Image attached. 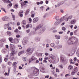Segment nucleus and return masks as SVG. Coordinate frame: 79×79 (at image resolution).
Wrapping results in <instances>:
<instances>
[{"label": "nucleus", "mask_w": 79, "mask_h": 79, "mask_svg": "<svg viewBox=\"0 0 79 79\" xmlns=\"http://www.w3.org/2000/svg\"><path fill=\"white\" fill-rule=\"evenodd\" d=\"M1 9L2 10V11H4V12H5V9L3 8H1Z\"/></svg>", "instance_id": "obj_52"}, {"label": "nucleus", "mask_w": 79, "mask_h": 79, "mask_svg": "<svg viewBox=\"0 0 79 79\" xmlns=\"http://www.w3.org/2000/svg\"><path fill=\"white\" fill-rule=\"evenodd\" d=\"M2 1L5 3H6L8 2V0H2Z\"/></svg>", "instance_id": "obj_38"}, {"label": "nucleus", "mask_w": 79, "mask_h": 79, "mask_svg": "<svg viewBox=\"0 0 79 79\" xmlns=\"http://www.w3.org/2000/svg\"><path fill=\"white\" fill-rule=\"evenodd\" d=\"M29 13V9H27L26 11V12L25 13V15H27L28 14V13Z\"/></svg>", "instance_id": "obj_26"}, {"label": "nucleus", "mask_w": 79, "mask_h": 79, "mask_svg": "<svg viewBox=\"0 0 79 79\" xmlns=\"http://www.w3.org/2000/svg\"><path fill=\"white\" fill-rule=\"evenodd\" d=\"M14 45L13 44H10V48L11 50H13L14 49Z\"/></svg>", "instance_id": "obj_16"}, {"label": "nucleus", "mask_w": 79, "mask_h": 79, "mask_svg": "<svg viewBox=\"0 0 79 79\" xmlns=\"http://www.w3.org/2000/svg\"><path fill=\"white\" fill-rule=\"evenodd\" d=\"M2 57H0V63L2 62Z\"/></svg>", "instance_id": "obj_57"}, {"label": "nucleus", "mask_w": 79, "mask_h": 79, "mask_svg": "<svg viewBox=\"0 0 79 79\" xmlns=\"http://www.w3.org/2000/svg\"><path fill=\"white\" fill-rule=\"evenodd\" d=\"M2 53H6V49H3L2 50Z\"/></svg>", "instance_id": "obj_28"}, {"label": "nucleus", "mask_w": 79, "mask_h": 79, "mask_svg": "<svg viewBox=\"0 0 79 79\" xmlns=\"http://www.w3.org/2000/svg\"><path fill=\"white\" fill-rule=\"evenodd\" d=\"M19 37H20V35H16V37H17V38H19Z\"/></svg>", "instance_id": "obj_55"}, {"label": "nucleus", "mask_w": 79, "mask_h": 79, "mask_svg": "<svg viewBox=\"0 0 79 79\" xmlns=\"http://www.w3.org/2000/svg\"><path fill=\"white\" fill-rule=\"evenodd\" d=\"M34 16H35V15H34V14H32L31 15V17H32V18H34Z\"/></svg>", "instance_id": "obj_63"}, {"label": "nucleus", "mask_w": 79, "mask_h": 79, "mask_svg": "<svg viewBox=\"0 0 79 79\" xmlns=\"http://www.w3.org/2000/svg\"><path fill=\"white\" fill-rule=\"evenodd\" d=\"M67 42L69 45L74 44L76 43L75 38L74 37L69 38V40L67 41Z\"/></svg>", "instance_id": "obj_2"}, {"label": "nucleus", "mask_w": 79, "mask_h": 79, "mask_svg": "<svg viewBox=\"0 0 79 79\" xmlns=\"http://www.w3.org/2000/svg\"><path fill=\"white\" fill-rule=\"evenodd\" d=\"M10 68H8V73H7L6 72L5 73V76H6V75H8V76H9V74H10Z\"/></svg>", "instance_id": "obj_10"}, {"label": "nucleus", "mask_w": 79, "mask_h": 79, "mask_svg": "<svg viewBox=\"0 0 79 79\" xmlns=\"http://www.w3.org/2000/svg\"><path fill=\"white\" fill-rule=\"evenodd\" d=\"M76 21V20L73 19L71 21L70 23L71 24H75Z\"/></svg>", "instance_id": "obj_11"}, {"label": "nucleus", "mask_w": 79, "mask_h": 79, "mask_svg": "<svg viewBox=\"0 0 79 79\" xmlns=\"http://www.w3.org/2000/svg\"><path fill=\"white\" fill-rule=\"evenodd\" d=\"M69 61L70 64H74L75 63V62H73V60H72V59H70L69 60Z\"/></svg>", "instance_id": "obj_12"}, {"label": "nucleus", "mask_w": 79, "mask_h": 79, "mask_svg": "<svg viewBox=\"0 0 79 79\" xmlns=\"http://www.w3.org/2000/svg\"><path fill=\"white\" fill-rule=\"evenodd\" d=\"M68 69H69V70H72L73 69V66L71 65H69L68 67Z\"/></svg>", "instance_id": "obj_8"}, {"label": "nucleus", "mask_w": 79, "mask_h": 79, "mask_svg": "<svg viewBox=\"0 0 79 79\" xmlns=\"http://www.w3.org/2000/svg\"><path fill=\"white\" fill-rule=\"evenodd\" d=\"M22 24L23 25H26V21L25 20H23L22 22Z\"/></svg>", "instance_id": "obj_17"}, {"label": "nucleus", "mask_w": 79, "mask_h": 79, "mask_svg": "<svg viewBox=\"0 0 79 79\" xmlns=\"http://www.w3.org/2000/svg\"><path fill=\"white\" fill-rule=\"evenodd\" d=\"M73 60L74 61H76L77 60V58L76 57L74 58Z\"/></svg>", "instance_id": "obj_53"}, {"label": "nucleus", "mask_w": 79, "mask_h": 79, "mask_svg": "<svg viewBox=\"0 0 79 79\" xmlns=\"http://www.w3.org/2000/svg\"><path fill=\"white\" fill-rule=\"evenodd\" d=\"M19 40L17 38H15L14 39V43L15 44H18L19 43Z\"/></svg>", "instance_id": "obj_9"}, {"label": "nucleus", "mask_w": 79, "mask_h": 79, "mask_svg": "<svg viewBox=\"0 0 79 79\" xmlns=\"http://www.w3.org/2000/svg\"><path fill=\"white\" fill-rule=\"evenodd\" d=\"M19 15L20 16V17H21V18H22V17L23 16V14H19Z\"/></svg>", "instance_id": "obj_40"}, {"label": "nucleus", "mask_w": 79, "mask_h": 79, "mask_svg": "<svg viewBox=\"0 0 79 79\" xmlns=\"http://www.w3.org/2000/svg\"><path fill=\"white\" fill-rule=\"evenodd\" d=\"M42 26H43L42 24H40L38 26H37L36 27L35 29V31H37L38 29H41V28L42 27Z\"/></svg>", "instance_id": "obj_5"}, {"label": "nucleus", "mask_w": 79, "mask_h": 79, "mask_svg": "<svg viewBox=\"0 0 79 79\" xmlns=\"http://www.w3.org/2000/svg\"><path fill=\"white\" fill-rule=\"evenodd\" d=\"M59 33L60 34H62L63 33V31H60L59 32Z\"/></svg>", "instance_id": "obj_54"}, {"label": "nucleus", "mask_w": 79, "mask_h": 79, "mask_svg": "<svg viewBox=\"0 0 79 79\" xmlns=\"http://www.w3.org/2000/svg\"><path fill=\"white\" fill-rule=\"evenodd\" d=\"M26 32H27V33H29V32H30V29H28V30H27L26 31Z\"/></svg>", "instance_id": "obj_61"}, {"label": "nucleus", "mask_w": 79, "mask_h": 79, "mask_svg": "<svg viewBox=\"0 0 79 79\" xmlns=\"http://www.w3.org/2000/svg\"><path fill=\"white\" fill-rule=\"evenodd\" d=\"M26 5V3H25L24 2H23L21 3V7H22L23 6H24V5Z\"/></svg>", "instance_id": "obj_27"}, {"label": "nucleus", "mask_w": 79, "mask_h": 79, "mask_svg": "<svg viewBox=\"0 0 79 79\" xmlns=\"http://www.w3.org/2000/svg\"><path fill=\"white\" fill-rule=\"evenodd\" d=\"M24 53V51H21L19 52L18 53V56H20V55H21L22 54H23V53Z\"/></svg>", "instance_id": "obj_13"}, {"label": "nucleus", "mask_w": 79, "mask_h": 79, "mask_svg": "<svg viewBox=\"0 0 79 79\" xmlns=\"http://www.w3.org/2000/svg\"><path fill=\"white\" fill-rule=\"evenodd\" d=\"M5 42V39H1L0 41V42Z\"/></svg>", "instance_id": "obj_36"}, {"label": "nucleus", "mask_w": 79, "mask_h": 79, "mask_svg": "<svg viewBox=\"0 0 79 79\" xmlns=\"http://www.w3.org/2000/svg\"><path fill=\"white\" fill-rule=\"evenodd\" d=\"M54 18H55V19H56V20L58 21V20H59V17L58 16H57L56 17H55Z\"/></svg>", "instance_id": "obj_29"}, {"label": "nucleus", "mask_w": 79, "mask_h": 79, "mask_svg": "<svg viewBox=\"0 0 79 79\" xmlns=\"http://www.w3.org/2000/svg\"><path fill=\"white\" fill-rule=\"evenodd\" d=\"M7 34V35H8L9 36H10V35H11V32H10V31H7L6 32Z\"/></svg>", "instance_id": "obj_30"}, {"label": "nucleus", "mask_w": 79, "mask_h": 79, "mask_svg": "<svg viewBox=\"0 0 79 79\" xmlns=\"http://www.w3.org/2000/svg\"><path fill=\"white\" fill-rule=\"evenodd\" d=\"M35 40L36 42H39V41H40V38L39 37H36Z\"/></svg>", "instance_id": "obj_24"}, {"label": "nucleus", "mask_w": 79, "mask_h": 79, "mask_svg": "<svg viewBox=\"0 0 79 79\" xmlns=\"http://www.w3.org/2000/svg\"><path fill=\"white\" fill-rule=\"evenodd\" d=\"M27 41L26 40H23V45H26V44H27Z\"/></svg>", "instance_id": "obj_15"}, {"label": "nucleus", "mask_w": 79, "mask_h": 79, "mask_svg": "<svg viewBox=\"0 0 79 79\" xmlns=\"http://www.w3.org/2000/svg\"><path fill=\"white\" fill-rule=\"evenodd\" d=\"M64 3V2H60L57 5L58 6H60L61 5H63Z\"/></svg>", "instance_id": "obj_21"}, {"label": "nucleus", "mask_w": 79, "mask_h": 79, "mask_svg": "<svg viewBox=\"0 0 79 79\" xmlns=\"http://www.w3.org/2000/svg\"><path fill=\"white\" fill-rule=\"evenodd\" d=\"M9 40L10 42H12L13 41V38L11 37L9 38Z\"/></svg>", "instance_id": "obj_32"}, {"label": "nucleus", "mask_w": 79, "mask_h": 79, "mask_svg": "<svg viewBox=\"0 0 79 79\" xmlns=\"http://www.w3.org/2000/svg\"><path fill=\"white\" fill-rule=\"evenodd\" d=\"M56 73H59L60 72V71H59V69H58L56 68Z\"/></svg>", "instance_id": "obj_43"}, {"label": "nucleus", "mask_w": 79, "mask_h": 79, "mask_svg": "<svg viewBox=\"0 0 79 79\" xmlns=\"http://www.w3.org/2000/svg\"><path fill=\"white\" fill-rule=\"evenodd\" d=\"M39 74V70L37 69H34L33 71V74L31 73L30 74V75L28 76L30 78H32L33 77V76H38Z\"/></svg>", "instance_id": "obj_1"}, {"label": "nucleus", "mask_w": 79, "mask_h": 79, "mask_svg": "<svg viewBox=\"0 0 79 79\" xmlns=\"http://www.w3.org/2000/svg\"><path fill=\"white\" fill-rule=\"evenodd\" d=\"M51 46L52 47H55V44L53 43H52L51 44Z\"/></svg>", "instance_id": "obj_33"}, {"label": "nucleus", "mask_w": 79, "mask_h": 79, "mask_svg": "<svg viewBox=\"0 0 79 79\" xmlns=\"http://www.w3.org/2000/svg\"><path fill=\"white\" fill-rule=\"evenodd\" d=\"M8 19L7 17H4L2 18V20H3V21H6V19Z\"/></svg>", "instance_id": "obj_18"}, {"label": "nucleus", "mask_w": 79, "mask_h": 79, "mask_svg": "<svg viewBox=\"0 0 79 79\" xmlns=\"http://www.w3.org/2000/svg\"><path fill=\"white\" fill-rule=\"evenodd\" d=\"M19 69H23V68L21 67V66H19Z\"/></svg>", "instance_id": "obj_62"}, {"label": "nucleus", "mask_w": 79, "mask_h": 79, "mask_svg": "<svg viewBox=\"0 0 79 79\" xmlns=\"http://www.w3.org/2000/svg\"><path fill=\"white\" fill-rule=\"evenodd\" d=\"M58 48H62V45H59L58 46Z\"/></svg>", "instance_id": "obj_42"}, {"label": "nucleus", "mask_w": 79, "mask_h": 79, "mask_svg": "<svg viewBox=\"0 0 79 79\" xmlns=\"http://www.w3.org/2000/svg\"><path fill=\"white\" fill-rule=\"evenodd\" d=\"M60 22H58V21H57L55 23V25H56V26H57V25H58V24H60Z\"/></svg>", "instance_id": "obj_22"}, {"label": "nucleus", "mask_w": 79, "mask_h": 79, "mask_svg": "<svg viewBox=\"0 0 79 79\" xmlns=\"http://www.w3.org/2000/svg\"><path fill=\"white\" fill-rule=\"evenodd\" d=\"M73 70L77 73V71H78V69H77V68L76 67V68H74V70Z\"/></svg>", "instance_id": "obj_19"}, {"label": "nucleus", "mask_w": 79, "mask_h": 79, "mask_svg": "<svg viewBox=\"0 0 79 79\" xmlns=\"http://www.w3.org/2000/svg\"><path fill=\"white\" fill-rule=\"evenodd\" d=\"M55 37L56 39H60V36H58L57 35H55Z\"/></svg>", "instance_id": "obj_23"}, {"label": "nucleus", "mask_w": 79, "mask_h": 79, "mask_svg": "<svg viewBox=\"0 0 79 79\" xmlns=\"http://www.w3.org/2000/svg\"><path fill=\"white\" fill-rule=\"evenodd\" d=\"M48 60V57H45L44 58V60Z\"/></svg>", "instance_id": "obj_59"}, {"label": "nucleus", "mask_w": 79, "mask_h": 79, "mask_svg": "<svg viewBox=\"0 0 79 79\" xmlns=\"http://www.w3.org/2000/svg\"><path fill=\"white\" fill-rule=\"evenodd\" d=\"M62 29L63 30V31H65L66 30V28L64 27H62Z\"/></svg>", "instance_id": "obj_46"}, {"label": "nucleus", "mask_w": 79, "mask_h": 79, "mask_svg": "<svg viewBox=\"0 0 79 79\" xmlns=\"http://www.w3.org/2000/svg\"><path fill=\"white\" fill-rule=\"evenodd\" d=\"M23 60L24 62H27V57H25L23 58Z\"/></svg>", "instance_id": "obj_20"}, {"label": "nucleus", "mask_w": 79, "mask_h": 79, "mask_svg": "<svg viewBox=\"0 0 79 79\" xmlns=\"http://www.w3.org/2000/svg\"><path fill=\"white\" fill-rule=\"evenodd\" d=\"M31 58H32V59H33V60H35L36 59V58L34 56H33Z\"/></svg>", "instance_id": "obj_48"}, {"label": "nucleus", "mask_w": 79, "mask_h": 79, "mask_svg": "<svg viewBox=\"0 0 79 79\" xmlns=\"http://www.w3.org/2000/svg\"><path fill=\"white\" fill-rule=\"evenodd\" d=\"M4 61H5V62H7V61H8V58H6L4 59Z\"/></svg>", "instance_id": "obj_44"}, {"label": "nucleus", "mask_w": 79, "mask_h": 79, "mask_svg": "<svg viewBox=\"0 0 79 79\" xmlns=\"http://www.w3.org/2000/svg\"><path fill=\"white\" fill-rule=\"evenodd\" d=\"M77 73L76 72L74 71V70H72V72L71 73V74L72 76H74V75H75V74Z\"/></svg>", "instance_id": "obj_14"}, {"label": "nucleus", "mask_w": 79, "mask_h": 79, "mask_svg": "<svg viewBox=\"0 0 79 79\" xmlns=\"http://www.w3.org/2000/svg\"><path fill=\"white\" fill-rule=\"evenodd\" d=\"M45 31V28L43 27L42 29H40L39 31L38 34L39 35H41L44 32V31Z\"/></svg>", "instance_id": "obj_4"}, {"label": "nucleus", "mask_w": 79, "mask_h": 79, "mask_svg": "<svg viewBox=\"0 0 79 79\" xmlns=\"http://www.w3.org/2000/svg\"><path fill=\"white\" fill-rule=\"evenodd\" d=\"M8 65H9V66H11V64H12V62L9 61L8 62Z\"/></svg>", "instance_id": "obj_37"}, {"label": "nucleus", "mask_w": 79, "mask_h": 79, "mask_svg": "<svg viewBox=\"0 0 79 79\" xmlns=\"http://www.w3.org/2000/svg\"><path fill=\"white\" fill-rule=\"evenodd\" d=\"M33 51H34L33 48H29L27 49L26 50V52H27V55H31V54L33 52Z\"/></svg>", "instance_id": "obj_3"}, {"label": "nucleus", "mask_w": 79, "mask_h": 79, "mask_svg": "<svg viewBox=\"0 0 79 79\" xmlns=\"http://www.w3.org/2000/svg\"><path fill=\"white\" fill-rule=\"evenodd\" d=\"M53 74L54 75V76L55 77H57V74H56V73H53Z\"/></svg>", "instance_id": "obj_56"}, {"label": "nucleus", "mask_w": 79, "mask_h": 79, "mask_svg": "<svg viewBox=\"0 0 79 79\" xmlns=\"http://www.w3.org/2000/svg\"><path fill=\"white\" fill-rule=\"evenodd\" d=\"M26 28L27 29V28H29V24H27L26 26Z\"/></svg>", "instance_id": "obj_47"}, {"label": "nucleus", "mask_w": 79, "mask_h": 79, "mask_svg": "<svg viewBox=\"0 0 79 79\" xmlns=\"http://www.w3.org/2000/svg\"><path fill=\"white\" fill-rule=\"evenodd\" d=\"M39 18L38 17H36L35 18H34L33 19V22L34 23H37V21H39Z\"/></svg>", "instance_id": "obj_7"}, {"label": "nucleus", "mask_w": 79, "mask_h": 79, "mask_svg": "<svg viewBox=\"0 0 79 79\" xmlns=\"http://www.w3.org/2000/svg\"><path fill=\"white\" fill-rule=\"evenodd\" d=\"M33 61V59H32V58H31L30 59L29 62L31 63V61Z\"/></svg>", "instance_id": "obj_49"}, {"label": "nucleus", "mask_w": 79, "mask_h": 79, "mask_svg": "<svg viewBox=\"0 0 79 79\" xmlns=\"http://www.w3.org/2000/svg\"><path fill=\"white\" fill-rule=\"evenodd\" d=\"M29 21L30 22V23H31V22H32V19L31 18H29Z\"/></svg>", "instance_id": "obj_51"}, {"label": "nucleus", "mask_w": 79, "mask_h": 79, "mask_svg": "<svg viewBox=\"0 0 79 79\" xmlns=\"http://www.w3.org/2000/svg\"><path fill=\"white\" fill-rule=\"evenodd\" d=\"M60 61L64 64H67L68 62L66 60H64V58L62 56H61L60 57Z\"/></svg>", "instance_id": "obj_6"}, {"label": "nucleus", "mask_w": 79, "mask_h": 79, "mask_svg": "<svg viewBox=\"0 0 79 79\" xmlns=\"http://www.w3.org/2000/svg\"><path fill=\"white\" fill-rule=\"evenodd\" d=\"M18 4H15L14 6V8L16 9L18 8Z\"/></svg>", "instance_id": "obj_39"}, {"label": "nucleus", "mask_w": 79, "mask_h": 79, "mask_svg": "<svg viewBox=\"0 0 79 79\" xmlns=\"http://www.w3.org/2000/svg\"><path fill=\"white\" fill-rule=\"evenodd\" d=\"M8 30H11V27H7Z\"/></svg>", "instance_id": "obj_45"}, {"label": "nucleus", "mask_w": 79, "mask_h": 79, "mask_svg": "<svg viewBox=\"0 0 79 79\" xmlns=\"http://www.w3.org/2000/svg\"><path fill=\"white\" fill-rule=\"evenodd\" d=\"M45 55H46V56H48V53L47 52H46L45 53Z\"/></svg>", "instance_id": "obj_64"}, {"label": "nucleus", "mask_w": 79, "mask_h": 79, "mask_svg": "<svg viewBox=\"0 0 79 79\" xmlns=\"http://www.w3.org/2000/svg\"><path fill=\"white\" fill-rule=\"evenodd\" d=\"M40 71L41 72H42V73H44V68H42L40 69Z\"/></svg>", "instance_id": "obj_35"}, {"label": "nucleus", "mask_w": 79, "mask_h": 79, "mask_svg": "<svg viewBox=\"0 0 79 79\" xmlns=\"http://www.w3.org/2000/svg\"><path fill=\"white\" fill-rule=\"evenodd\" d=\"M64 16H65L61 18L60 19V21H63V20H64Z\"/></svg>", "instance_id": "obj_34"}, {"label": "nucleus", "mask_w": 79, "mask_h": 79, "mask_svg": "<svg viewBox=\"0 0 79 79\" xmlns=\"http://www.w3.org/2000/svg\"><path fill=\"white\" fill-rule=\"evenodd\" d=\"M70 34L71 35V36H72V35H73V32H70Z\"/></svg>", "instance_id": "obj_58"}, {"label": "nucleus", "mask_w": 79, "mask_h": 79, "mask_svg": "<svg viewBox=\"0 0 79 79\" xmlns=\"http://www.w3.org/2000/svg\"><path fill=\"white\" fill-rule=\"evenodd\" d=\"M10 26V23H8V24H6L5 25V26Z\"/></svg>", "instance_id": "obj_50"}, {"label": "nucleus", "mask_w": 79, "mask_h": 79, "mask_svg": "<svg viewBox=\"0 0 79 79\" xmlns=\"http://www.w3.org/2000/svg\"><path fill=\"white\" fill-rule=\"evenodd\" d=\"M17 64V63L16 62H14L13 63V65L14 67H17V66H16Z\"/></svg>", "instance_id": "obj_25"}, {"label": "nucleus", "mask_w": 79, "mask_h": 79, "mask_svg": "<svg viewBox=\"0 0 79 79\" xmlns=\"http://www.w3.org/2000/svg\"><path fill=\"white\" fill-rule=\"evenodd\" d=\"M16 68L17 67H14V72H16Z\"/></svg>", "instance_id": "obj_41"}, {"label": "nucleus", "mask_w": 79, "mask_h": 79, "mask_svg": "<svg viewBox=\"0 0 79 79\" xmlns=\"http://www.w3.org/2000/svg\"><path fill=\"white\" fill-rule=\"evenodd\" d=\"M23 13V11L21 10L19 11V14H21V13Z\"/></svg>", "instance_id": "obj_60"}, {"label": "nucleus", "mask_w": 79, "mask_h": 79, "mask_svg": "<svg viewBox=\"0 0 79 79\" xmlns=\"http://www.w3.org/2000/svg\"><path fill=\"white\" fill-rule=\"evenodd\" d=\"M10 55L11 56H13V55H15V52L13 51H12L10 53Z\"/></svg>", "instance_id": "obj_31"}]
</instances>
